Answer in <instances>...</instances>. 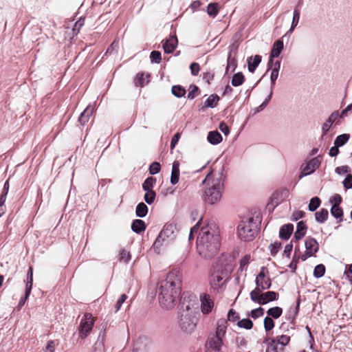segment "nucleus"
<instances>
[{
    "instance_id": "1",
    "label": "nucleus",
    "mask_w": 352,
    "mask_h": 352,
    "mask_svg": "<svg viewBox=\"0 0 352 352\" xmlns=\"http://www.w3.org/2000/svg\"><path fill=\"white\" fill-rule=\"evenodd\" d=\"M182 273L174 270L166 274L165 279L157 285V292L160 305L166 309H170L175 305L182 290Z\"/></svg>"
},
{
    "instance_id": "2",
    "label": "nucleus",
    "mask_w": 352,
    "mask_h": 352,
    "mask_svg": "<svg viewBox=\"0 0 352 352\" xmlns=\"http://www.w3.org/2000/svg\"><path fill=\"white\" fill-rule=\"evenodd\" d=\"M221 238L217 229L210 226L203 227L197 239V249L204 258L214 256L220 248Z\"/></svg>"
},
{
    "instance_id": "3",
    "label": "nucleus",
    "mask_w": 352,
    "mask_h": 352,
    "mask_svg": "<svg viewBox=\"0 0 352 352\" xmlns=\"http://www.w3.org/2000/svg\"><path fill=\"white\" fill-rule=\"evenodd\" d=\"M234 269L233 259L232 258H219L213 265L210 273V283L211 287L217 292H221L225 287L228 277Z\"/></svg>"
},
{
    "instance_id": "4",
    "label": "nucleus",
    "mask_w": 352,
    "mask_h": 352,
    "mask_svg": "<svg viewBox=\"0 0 352 352\" xmlns=\"http://www.w3.org/2000/svg\"><path fill=\"white\" fill-rule=\"evenodd\" d=\"M211 175V172L208 173L202 182V184H206V186L203 190L201 199L205 204L209 205L215 204L221 200L224 188L223 173H219L218 177H216L210 182Z\"/></svg>"
},
{
    "instance_id": "5",
    "label": "nucleus",
    "mask_w": 352,
    "mask_h": 352,
    "mask_svg": "<svg viewBox=\"0 0 352 352\" xmlns=\"http://www.w3.org/2000/svg\"><path fill=\"white\" fill-rule=\"evenodd\" d=\"M176 226L172 223H166L163 229L159 233L157 237L153 244V249L157 253L160 254L161 248L166 246L171 243L175 238Z\"/></svg>"
},
{
    "instance_id": "6",
    "label": "nucleus",
    "mask_w": 352,
    "mask_h": 352,
    "mask_svg": "<svg viewBox=\"0 0 352 352\" xmlns=\"http://www.w3.org/2000/svg\"><path fill=\"white\" fill-rule=\"evenodd\" d=\"M227 330V322L220 319L217 322L214 332H211L208 336L206 346H212L221 349Z\"/></svg>"
},
{
    "instance_id": "7",
    "label": "nucleus",
    "mask_w": 352,
    "mask_h": 352,
    "mask_svg": "<svg viewBox=\"0 0 352 352\" xmlns=\"http://www.w3.org/2000/svg\"><path fill=\"white\" fill-rule=\"evenodd\" d=\"M257 225L254 222V218L250 217L247 220L240 222L237 228L239 237L245 241H252L257 233Z\"/></svg>"
},
{
    "instance_id": "8",
    "label": "nucleus",
    "mask_w": 352,
    "mask_h": 352,
    "mask_svg": "<svg viewBox=\"0 0 352 352\" xmlns=\"http://www.w3.org/2000/svg\"><path fill=\"white\" fill-rule=\"evenodd\" d=\"M198 305V300L195 294H184L179 304V314L196 315Z\"/></svg>"
},
{
    "instance_id": "9",
    "label": "nucleus",
    "mask_w": 352,
    "mask_h": 352,
    "mask_svg": "<svg viewBox=\"0 0 352 352\" xmlns=\"http://www.w3.org/2000/svg\"><path fill=\"white\" fill-rule=\"evenodd\" d=\"M251 300L259 305H264L270 302L276 300L278 298V293L269 291L262 293L258 289H254L250 292Z\"/></svg>"
},
{
    "instance_id": "10",
    "label": "nucleus",
    "mask_w": 352,
    "mask_h": 352,
    "mask_svg": "<svg viewBox=\"0 0 352 352\" xmlns=\"http://www.w3.org/2000/svg\"><path fill=\"white\" fill-rule=\"evenodd\" d=\"M179 326L181 330L188 334L192 333L197 325L196 315L179 314Z\"/></svg>"
},
{
    "instance_id": "11",
    "label": "nucleus",
    "mask_w": 352,
    "mask_h": 352,
    "mask_svg": "<svg viewBox=\"0 0 352 352\" xmlns=\"http://www.w3.org/2000/svg\"><path fill=\"white\" fill-rule=\"evenodd\" d=\"M269 272L267 267H262L255 279L256 288L260 292L268 289L272 286V280L268 276Z\"/></svg>"
},
{
    "instance_id": "12",
    "label": "nucleus",
    "mask_w": 352,
    "mask_h": 352,
    "mask_svg": "<svg viewBox=\"0 0 352 352\" xmlns=\"http://www.w3.org/2000/svg\"><path fill=\"white\" fill-rule=\"evenodd\" d=\"M320 164L321 160L319 159V156L306 160L300 166L301 171L299 175V179H300L314 173L320 166Z\"/></svg>"
},
{
    "instance_id": "13",
    "label": "nucleus",
    "mask_w": 352,
    "mask_h": 352,
    "mask_svg": "<svg viewBox=\"0 0 352 352\" xmlns=\"http://www.w3.org/2000/svg\"><path fill=\"white\" fill-rule=\"evenodd\" d=\"M94 324V321L92 315L89 313H86L82 316L79 327L78 334L79 337L85 339L89 334Z\"/></svg>"
},
{
    "instance_id": "14",
    "label": "nucleus",
    "mask_w": 352,
    "mask_h": 352,
    "mask_svg": "<svg viewBox=\"0 0 352 352\" xmlns=\"http://www.w3.org/2000/svg\"><path fill=\"white\" fill-rule=\"evenodd\" d=\"M283 48L284 44L282 40H277L274 43L270 52V59L267 63V71H269L270 69L272 67L274 58H277L280 56Z\"/></svg>"
},
{
    "instance_id": "15",
    "label": "nucleus",
    "mask_w": 352,
    "mask_h": 352,
    "mask_svg": "<svg viewBox=\"0 0 352 352\" xmlns=\"http://www.w3.org/2000/svg\"><path fill=\"white\" fill-rule=\"evenodd\" d=\"M201 311L203 314H207L212 311L214 307V302L207 294H202L200 296Z\"/></svg>"
},
{
    "instance_id": "16",
    "label": "nucleus",
    "mask_w": 352,
    "mask_h": 352,
    "mask_svg": "<svg viewBox=\"0 0 352 352\" xmlns=\"http://www.w3.org/2000/svg\"><path fill=\"white\" fill-rule=\"evenodd\" d=\"M178 41L176 35H171L163 43L165 53L171 54L177 46Z\"/></svg>"
},
{
    "instance_id": "17",
    "label": "nucleus",
    "mask_w": 352,
    "mask_h": 352,
    "mask_svg": "<svg viewBox=\"0 0 352 352\" xmlns=\"http://www.w3.org/2000/svg\"><path fill=\"white\" fill-rule=\"evenodd\" d=\"M339 117L338 111H333L325 121L322 126V136L327 134L328 131L331 127V125L336 122V119Z\"/></svg>"
},
{
    "instance_id": "18",
    "label": "nucleus",
    "mask_w": 352,
    "mask_h": 352,
    "mask_svg": "<svg viewBox=\"0 0 352 352\" xmlns=\"http://www.w3.org/2000/svg\"><path fill=\"white\" fill-rule=\"evenodd\" d=\"M306 251L314 255L319 249L318 241L313 237L309 236L306 239L305 242Z\"/></svg>"
},
{
    "instance_id": "19",
    "label": "nucleus",
    "mask_w": 352,
    "mask_h": 352,
    "mask_svg": "<svg viewBox=\"0 0 352 352\" xmlns=\"http://www.w3.org/2000/svg\"><path fill=\"white\" fill-rule=\"evenodd\" d=\"M294 231V226L292 223H287L282 226L279 230V237L283 240H288Z\"/></svg>"
},
{
    "instance_id": "20",
    "label": "nucleus",
    "mask_w": 352,
    "mask_h": 352,
    "mask_svg": "<svg viewBox=\"0 0 352 352\" xmlns=\"http://www.w3.org/2000/svg\"><path fill=\"white\" fill-rule=\"evenodd\" d=\"M261 60L262 57L261 55H255L253 57H249L247 60L248 71L251 73H254L261 63Z\"/></svg>"
},
{
    "instance_id": "21",
    "label": "nucleus",
    "mask_w": 352,
    "mask_h": 352,
    "mask_svg": "<svg viewBox=\"0 0 352 352\" xmlns=\"http://www.w3.org/2000/svg\"><path fill=\"white\" fill-rule=\"evenodd\" d=\"M179 162L178 161H174L172 165V170L170 175V182L173 185H175L178 183L179 179Z\"/></svg>"
},
{
    "instance_id": "22",
    "label": "nucleus",
    "mask_w": 352,
    "mask_h": 352,
    "mask_svg": "<svg viewBox=\"0 0 352 352\" xmlns=\"http://www.w3.org/2000/svg\"><path fill=\"white\" fill-rule=\"evenodd\" d=\"M270 341H274L276 346H279L280 350L283 351V347L287 345L290 341V337L287 335H281L276 336L275 338L269 340Z\"/></svg>"
},
{
    "instance_id": "23",
    "label": "nucleus",
    "mask_w": 352,
    "mask_h": 352,
    "mask_svg": "<svg viewBox=\"0 0 352 352\" xmlns=\"http://www.w3.org/2000/svg\"><path fill=\"white\" fill-rule=\"evenodd\" d=\"M307 230V226L303 221H298L296 226V230L294 232V239L296 240H300L303 238Z\"/></svg>"
},
{
    "instance_id": "24",
    "label": "nucleus",
    "mask_w": 352,
    "mask_h": 352,
    "mask_svg": "<svg viewBox=\"0 0 352 352\" xmlns=\"http://www.w3.org/2000/svg\"><path fill=\"white\" fill-rule=\"evenodd\" d=\"M207 140L212 145H216L222 142V135L217 131H212L208 133Z\"/></svg>"
},
{
    "instance_id": "25",
    "label": "nucleus",
    "mask_w": 352,
    "mask_h": 352,
    "mask_svg": "<svg viewBox=\"0 0 352 352\" xmlns=\"http://www.w3.org/2000/svg\"><path fill=\"white\" fill-rule=\"evenodd\" d=\"M146 228L145 222L141 219H135L131 223V230L136 234H140Z\"/></svg>"
},
{
    "instance_id": "26",
    "label": "nucleus",
    "mask_w": 352,
    "mask_h": 352,
    "mask_svg": "<svg viewBox=\"0 0 352 352\" xmlns=\"http://www.w3.org/2000/svg\"><path fill=\"white\" fill-rule=\"evenodd\" d=\"M93 112L94 108L90 105L87 106V108L80 113L78 118V122L80 123V124H85V123L88 122Z\"/></svg>"
},
{
    "instance_id": "27",
    "label": "nucleus",
    "mask_w": 352,
    "mask_h": 352,
    "mask_svg": "<svg viewBox=\"0 0 352 352\" xmlns=\"http://www.w3.org/2000/svg\"><path fill=\"white\" fill-rule=\"evenodd\" d=\"M331 214L338 219V222L340 223L343 221V210L342 208L338 205H332L330 210Z\"/></svg>"
},
{
    "instance_id": "28",
    "label": "nucleus",
    "mask_w": 352,
    "mask_h": 352,
    "mask_svg": "<svg viewBox=\"0 0 352 352\" xmlns=\"http://www.w3.org/2000/svg\"><path fill=\"white\" fill-rule=\"evenodd\" d=\"M148 208L144 202L139 203L135 208V215L140 218L145 217L148 214Z\"/></svg>"
},
{
    "instance_id": "29",
    "label": "nucleus",
    "mask_w": 352,
    "mask_h": 352,
    "mask_svg": "<svg viewBox=\"0 0 352 352\" xmlns=\"http://www.w3.org/2000/svg\"><path fill=\"white\" fill-rule=\"evenodd\" d=\"M328 217L329 212L326 208H322L315 213L316 221L319 223H324L327 220Z\"/></svg>"
},
{
    "instance_id": "30",
    "label": "nucleus",
    "mask_w": 352,
    "mask_h": 352,
    "mask_svg": "<svg viewBox=\"0 0 352 352\" xmlns=\"http://www.w3.org/2000/svg\"><path fill=\"white\" fill-rule=\"evenodd\" d=\"M219 97L217 94H211L205 101L204 107L214 108L217 105V102L219 100ZM204 109V107H202Z\"/></svg>"
},
{
    "instance_id": "31",
    "label": "nucleus",
    "mask_w": 352,
    "mask_h": 352,
    "mask_svg": "<svg viewBox=\"0 0 352 352\" xmlns=\"http://www.w3.org/2000/svg\"><path fill=\"white\" fill-rule=\"evenodd\" d=\"M245 80V77L242 72H237L234 74L231 80V84L234 87H239L241 85Z\"/></svg>"
},
{
    "instance_id": "32",
    "label": "nucleus",
    "mask_w": 352,
    "mask_h": 352,
    "mask_svg": "<svg viewBox=\"0 0 352 352\" xmlns=\"http://www.w3.org/2000/svg\"><path fill=\"white\" fill-rule=\"evenodd\" d=\"M236 67L237 61L236 58L232 56V52H230L227 60L226 73H228L230 70L232 72H234Z\"/></svg>"
},
{
    "instance_id": "33",
    "label": "nucleus",
    "mask_w": 352,
    "mask_h": 352,
    "mask_svg": "<svg viewBox=\"0 0 352 352\" xmlns=\"http://www.w3.org/2000/svg\"><path fill=\"white\" fill-rule=\"evenodd\" d=\"M156 183V179L153 177H147L142 184V189L146 191L153 190V188Z\"/></svg>"
},
{
    "instance_id": "34",
    "label": "nucleus",
    "mask_w": 352,
    "mask_h": 352,
    "mask_svg": "<svg viewBox=\"0 0 352 352\" xmlns=\"http://www.w3.org/2000/svg\"><path fill=\"white\" fill-rule=\"evenodd\" d=\"M349 134L344 133L342 135H339L334 140V144L338 146V147L342 146L349 141Z\"/></svg>"
},
{
    "instance_id": "35",
    "label": "nucleus",
    "mask_w": 352,
    "mask_h": 352,
    "mask_svg": "<svg viewBox=\"0 0 352 352\" xmlns=\"http://www.w3.org/2000/svg\"><path fill=\"white\" fill-rule=\"evenodd\" d=\"M267 314L268 316L271 317L272 318L277 319L282 315L283 309L280 307H274L270 308L267 310Z\"/></svg>"
},
{
    "instance_id": "36",
    "label": "nucleus",
    "mask_w": 352,
    "mask_h": 352,
    "mask_svg": "<svg viewBox=\"0 0 352 352\" xmlns=\"http://www.w3.org/2000/svg\"><path fill=\"white\" fill-rule=\"evenodd\" d=\"M300 14L299 10H294V11L293 12V18H292L291 27H290L289 31L287 32V34H292L294 32L295 28L298 24L299 20H300Z\"/></svg>"
},
{
    "instance_id": "37",
    "label": "nucleus",
    "mask_w": 352,
    "mask_h": 352,
    "mask_svg": "<svg viewBox=\"0 0 352 352\" xmlns=\"http://www.w3.org/2000/svg\"><path fill=\"white\" fill-rule=\"evenodd\" d=\"M320 204L321 201L320 198L318 197H314L309 201L308 210L311 212H314L319 208Z\"/></svg>"
},
{
    "instance_id": "38",
    "label": "nucleus",
    "mask_w": 352,
    "mask_h": 352,
    "mask_svg": "<svg viewBox=\"0 0 352 352\" xmlns=\"http://www.w3.org/2000/svg\"><path fill=\"white\" fill-rule=\"evenodd\" d=\"M171 92L176 98H182L186 94V89L181 85H173Z\"/></svg>"
},
{
    "instance_id": "39",
    "label": "nucleus",
    "mask_w": 352,
    "mask_h": 352,
    "mask_svg": "<svg viewBox=\"0 0 352 352\" xmlns=\"http://www.w3.org/2000/svg\"><path fill=\"white\" fill-rule=\"evenodd\" d=\"M155 198L156 192L154 190L146 191L144 195V200L148 205L153 204Z\"/></svg>"
},
{
    "instance_id": "40",
    "label": "nucleus",
    "mask_w": 352,
    "mask_h": 352,
    "mask_svg": "<svg viewBox=\"0 0 352 352\" xmlns=\"http://www.w3.org/2000/svg\"><path fill=\"white\" fill-rule=\"evenodd\" d=\"M237 325L240 328L247 330L251 329L253 327L252 321L249 318H244L237 322Z\"/></svg>"
},
{
    "instance_id": "41",
    "label": "nucleus",
    "mask_w": 352,
    "mask_h": 352,
    "mask_svg": "<svg viewBox=\"0 0 352 352\" xmlns=\"http://www.w3.org/2000/svg\"><path fill=\"white\" fill-rule=\"evenodd\" d=\"M325 272V267L322 264L317 265L314 270V276L316 278H321Z\"/></svg>"
},
{
    "instance_id": "42",
    "label": "nucleus",
    "mask_w": 352,
    "mask_h": 352,
    "mask_svg": "<svg viewBox=\"0 0 352 352\" xmlns=\"http://www.w3.org/2000/svg\"><path fill=\"white\" fill-rule=\"evenodd\" d=\"M207 13L209 16L215 17L219 13L217 3H210L207 6Z\"/></svg>"
},
{
    "instance_id": "43",
    "label": "nucleus",
    "mask_w": 352,
    "mask_h": 352,
    "mask_svg": "<svg viewBox=\"0 0 352 352\" xmlns=\"http://www.w3.org/2000/svg\"><path fill=\"white\" fill-rule=\"evenodd\" d=\"M282 246V243L279 241H275L274 243H271L269 245V249L270 250V254L272 256H275L276 254L278 252L279 250Z\"/></svg>"
},
{
    "instance_id": "44",
    "label": "nucleus",
    "mask_w": 352,
    "mask_h": 352,
    "mask_svg": "<svg viewBox=\"0 0 352 352\" xmlns=\"http://www.w3.org/2000/svg\"><path fill=\"white\" fill-rule=\"evenodd\" d=\"M200 91L197 85H192L190 87V90L188 93L187 98L189 100H193L197 95H199Z\"/></svg>"
},
{
    "instance_id": "45",
    "label": "nucleus",
    "mask_w": 352,
    "mask_h": 352,
    "mask_svg": "<svg viewBox=\"0 0 352 352\" xmlns=\"http://www.w3.org/2000/svg\"><path fill=\"white\" fill-rule=\"evenodd\" d=\"M32 284H33V269L32 267H30L28 269V273H27L25 288H29V289H32Z\"/></svg>"
},
{
    "instance_id": "46",
    "label": "nucleus",
    "mask_w": 352,
    "mask_h": 352,
    "mask_svg": "<svg viewBox=\"0 0 352 352\" xmlns=\"http://www.w3.org/2000/svg\"><path fill=\"white\" fill-rule=\"evenodd\" d=\"M151 62L152 63L159 64L162 60L161 52L159 51H152L150 54Z\"/></svg>"
},
{
    "instance_id": "47",
    "label": "nucleus",
    "mask_w": 352,
    "mask_h": 352,
    "mask_svg": "<svg viewBox=\"0 0 352 352\" xmlns=\"http://www.w3.org/2000/svg\"><path fill=\"white\" fill-rule=\"evenodd\" d=\"M161 170V165L157 162H153L149 166V173L152 175L157 174Z\"/></svg>"
},
{
    "instance_id": "48",
    "label": "nucleus",
    "mask_w": 352,
    "mask_h": 352,
    "mask_svg": "<svg viewBox=\"0 0 352 352\" xmlns=\"http://www.w3.org/2000/svg\"><path fill=\"white\" fill-rule=\"evenodd\" d=\"M264 328L266 331H271L274 327V322L270 316H266L264 318Z\"/></svg>"
},
{
    "instance_id": "49",
    "label": "nucleus",
    "mask_w": 352,
    "mask_h": 352,
    "mask_svg": "<svg viewBox=\"0 0 352 352\" xmlns=\"http://www.w3.org/2000/svg\"><path fill=\"white\" fill-rule=\"evenodd\" d=\"M120 260L125 263H127L131 260V254L129 252H127L124 249H122L120 251Z\"/></svg>"
},
{
    "instance_id": "50",
    "label": "nucleus",
    "mask_w": 352,
    "mask_h": 352,
    "mask_svg": "<svg viewBox=\"0 0 352 352\" xmlns=\"http://www.w3.org/2000/svg\"><path fill=\"white\" fill-rule=\"evenodd\" d=\"M264 314V309L261 307H259L258 308H256L254 309H252L250 312V316L256 319Z\"/></svg>"
},
{
    "instance_id": "51",
    "label": "nucleus",
    "mask_w": 352,
    "mask_h": 352,
    "mask_svg": "<svg viewBox=\"0 0 352 352\" xmlns=\"http://www.w3.org/2000/svg\"><path fill=\"white\" fill-rule=\"evenodd\" d=\"M119 47V42L117 40H114L110 46L107 48L104 55L108 54H111L113 52H117Z\"/></svg>"
},
{
    "instance_id": "52",
    "label": "nucleus",
    "mask_w": 352,
    "mask_h": 352,
    "mask_svg": "<svg viewBox=\"0 0 352 352\" xmlns=\"http://www.w3.org/2000/svg\"><path fill=\"white\" fill-rule=\"evenodd\" d=\"M250 255L246 254L240 260L239 270L243 271L250 261Z\"/></svg>"
},
{
    "instance_id": "53",
    "label": "nucleus",
    "mask_w": 352,
    "mask_h": 352,
    "mask_svg": "<svg viewBox=\"0 0 352 352\" xmlns=\"http://www.w3.org/2000/svg\"><path fill=\"white\" fill-rule=\"evenodd\" d=\"M279 346L275 344L274 341H270L266 349V352H280Z\"/></svg>"
},
{
    "instance_id": "54",
    "label": "nucleus",
    "mask_w": 352,
    "mask_h": 352,
    "mask_svg": "<svg viewBox=\"0 0 352 352\" xmlns=\"http://www.w3.org/2000/svg\"><path fill=\"white\" fill-rule=\"evenodd\" d=\"M239 319V314L232 309L228 313V320L232 322H236Z\"/></svg>"
},
{
    "instance_id": "55",
    "label": "nucleus",
    "mask_w": 352,
    "mask_h": 352,
    "mask_svg": "<svg viewBox=\"0 0 352 352\" xmlns=\"http://www.w3.org/2000/svg\"><path fill=\"white\" fill-rule=\"evenodd\" d=\"M342 184L346 189L352 188V175H347L343 180Z\"/></svg>"
},
{
    "instance_id": "56",
    "label": "nucleus",
    "mask_w": 352,
    "mask_h": 352,
    "mask_svg": "<svg viewBox=\"0 0 352 352\" xmlns=\"http://www.w3.org/2000/svg\"><path fill=\"white\" fill-rule=\"evenodd\" d=\"M190 69L191 74L192 76H197L199 72V70H200V67H199V63H195V62L192 63L190 65Z\"/></svg>"
},
{
    "instance_id": "57",
    "label": "nucleus",
    "mask_w": 352,
    "mask_h": 352,
    "mask_svg": "<svg viewBox=\"0 0 352 352\" xmlns=\"http://www.w3.org/2000/svg\"><path fill=\"white\" fill-rule=\"evenodd\" d=\"M299 260V257L296 256V254L292 258L291 263L289 264L288 267L291 269L292 272L294 273L297 268V264Z\"/></svg>"
},
{
    "instance_id": "58",
    "label": "nucleus",
    "mask_w": 352,
    "mask_h": 352,
    "mask_svg": "<svg viewBox=\"0 0 352 352\" xmlns=\"http://www.w3.org/2000/svg\"><path fill=\"white\" fill-rule=\"evenodd\" d=\"M278 74L279 72H274V71H272L271 72V75H270V89L272 90L274 89V86H275V84H276V80H277L278 77Z\"/></svg>"
},
{
    "instance_id": "59",
    "label": "nucleus",
    "mask_w": 352,
    "mask_h": 352,
    "mask_svg": "<svg viewBox=\"0 0 352 352\" xmlns=\"http://www.w3.org/2000/svg\"><path fill=\"white\" fill-rule=\"evenodd\" d=\"M329 201L330 203L333 204L332 205L340 206L342 201V198L339 194H335L330 198Z\"/></svg>"
},
{
    "instance_id": "60",
    "label": "nucleus",
    "mask_w": 352,
    "mask_h": 352,
    "mask_svg": "<svg viewBox=\"0 0 352 352\" xmlns=\"http://www.w3.org/2000/svg\"><path fill=\"white\" fill-rule=\"evenodd\" d=\"M126 298H127V296L126 294H122L120 296V298L116 302V304L115 306V308H116L115 311L116 312H118L120 310L122 305L124 302V301L126 300Z\"/></svg>"
},
{
    "instance_id": "61",
    "label": "nucleus",
    "mask_w": 352,
    "mask_h": 352,
    "mask_svg": "<svg viewBox=\"0 0 352 352\" xmlns=\"http://www.w3.org/2000/svg\"><path fill=\"white\" fill-rule=\"evenodd\" d=\"M305 214V212H303L302 210H296L293 213L291 219L294 221H296L299 220L300 219L303 218Z\"/></svg>"
},
{
    "instance_id": "62",
    "label": "nucleus",
    "mask_w": 352,
    "mask_h": 352,
    "mask_svg": "<svg viewBox=\"0 0 352 352\" xmlns=\"http://www.w3.org/2000/svg\"><path fill=\"white\" fill-rule=\"evenodd\" d=\"M293 249V240L291 241V242L289 244H287L285 247L284 251H283V255H285L286 257L289 258L291 255V252Z\"/></svg>"
},
{
    "instance_id": "63",
    "label": "nucleus",
    "mask_w": 352,
    "mask_h": 352,
    "mask_svg": "<svg viewBox=\"0 0 352 352\" xmlns=\"http://www.w3.org/2000/svg\"><path fill=\"white\" fill-rule=\"evenodd\" d=\"M335 171L338 175H342L345 173H349L351 171V170L348 166H342L337 167Z\"/></svg>"
},
{
    "instance_id": "64",
    "label": "nucleus",
    "mask_w": 352,
    "mask_h": 352,
    "mask_svg": "<svg viewBox=\"0 0 352 352\" xmlns=\"http://www.w3.org/2000/svg\"><path fill=\"white\" fill-rule=\"evenodd\" d=\"M219 129L226 135H228L230 133V129L224 122H220Z\"/></svg>"
}]
</instances>
